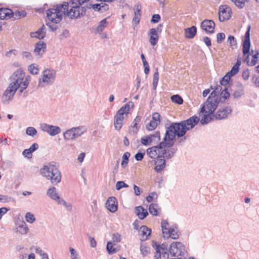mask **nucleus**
<instances>
[{
    "label": "nucleus",
    "mask_w": 259,
    "mask_h": 259,
    "mask_svg": "<svg viewBox=\"0 0 259 259\" xmlns=\"http://www.w3.org/2000/svg\"><path fill=\"white\" fill-rule=\"evenodd\" d=\"M41 176L49 181L53 185H56L61 181V173L56 163L52 161L45 165L40 170Z\"/></svg>",
    "instance_id": "obj_3"
},
{
    "label": "nucleus",
    "mask_w": 259,
    "mask_h": 259,
    "mask_svg": "<svg viewBox=\"0 0 259 259\" xmlns=\"http://www.w3.org/2000/svg\"><path fill=\"white\" fill-rule=\"evenodd\" d=\"M46 48V44L42 41H39L35 45L34 52L36 56L40 57L45 53Z\"/></svg>",
    "instance_id": "obj_22"
},
{
    "label": "nucleus",
    "mask_w": 259,
    "mask_h": 259,
    "mask_svg": "<svg viewBox=\"0 0 259 259\" xmlns=\"http://www.w3.org/2000/svg\"><path fill=\"white\" fill-rule=\"evenodd\" d=\"M56 71L53 69L45 70L38 80V87L43 88L52 84L55 80Z\"/></svg>",
    "instance_id": "obj_6"
},
{
    "label": "nucleus",
    "mask_w": 259,
    "mask_h": 259,
    "mask_svg": "<svg viewBox=\"0 0 259 259\" xmlns=\"http://www.w3.org/2000/svg\"><path fill=\"white\" fill-rule=\"evenodd\" d=\"M46 27L43 25L37 31L30 33L31 37L37 38L39 39H42L46 36Z\"/></svg>",
    "instance_id": "obj_26"
},
{
    "label": "nucleus",
    "mask_w": 259,
    "mask_h": 259,
    "mask_svg": "<svg viewBox=\"0 0 259 259\" xmlns=\"http://www.w3.org/2000/svg\"><path fill=\"white\" fill-rule=\"evenodd\" d=\"M234 5L239 9H242L245 6L246 0H231Z\"/></svg>",
    "instance_id": "obj_49"
},
{
    "label": "nucleus",
    "mask_w": 259,
    "mask_h": 259,
    "mask_svg": "<svg viewBox=\"0 0 259 259\" xmlns=\"http://www.w3.org/2000/svg\"><path fill=\"white\" fill-rule=\"evenodd\" d=\"M22 56L23 58L27 59L29 60H32L33 59L32 54L28 52L24 51L22 53Z\"/></svg>",
    "instance_id": "obj_64"
},
{
    "label": "nucleus",
    "mask_w": 259,
    "mask_h": 259,
    "mask_svg": "<svg viewBox=\"0 0 259 259\" xmlns=\"http://www.w3.org/2000/svg\"><path fill=\"white\" fill-rule=\"evenodd\" d=\"M250 26H249L248 27L247 30H246L245 36L244 37V38L243 39L242 41V52L243 55H253V50H251V52L250 53Z\"/></svg>",
    "instance_id": "obj_11"
},
{
    "label": "nucleus",
    "mask_w": 259,
    "mask_h": 259,
    "mask_svg": "<svg viewBox=\"0 0 259 259\" xmlns=\"http://www.w3.org/2000/svg\"><path fill=\"white\" fill-rule=\"evenodd\" d=\"M15 200L13 198L11 197L6 196L0 194V202H7L9 201L14 202Z\"/></svg>",
    "instance_id": "obj_58"
},
{
    "label": "nucleus",
    "mask_w": 259,
    "mask_h": 259,
    "mask_svg": "<svg viewBox=\"0 0 259 259\" xmlns=\"http://www.w3.org/2000/svg\"><path fill=\"white\" fill-rule=\"evenodd\" d=\"M220 102V100L215 98L214 92L211 93L206 101L202 105L200 109V113H209L213 114Z\"/></svg>",
    "instance_id": "obj_5"
},
{
    "label": "nucleus",
    "mask_w": 259,
    "mask_h": 259,
    "mask_svg": "<svg viewBox=\"0 0 259 259\" xmlns=\"http://www.w3.org/2000/svg\"><path fill=\"white\" fill-rule=\"evenodd\" d=\"M107 23L108 22L106 18L101 20L96 29V32L98 33L101 32L106 27Z\"/></svg>",
    "instance_id": "obj_38"
},
{
    "label": "nucleus",
    "mask_w": 259,
    "mask_h": 259,
    "mask_svg": "<svg viewBox=\"0 0 259 259\" xmlns=\"http://www.w3.org/2000/svg\"><path fill=\"white\" fill-rule=\"evenodd\" d=\"M214 27L215 23L211 20L205 19L201 23V28L208 33L214 32Z\"/></svg>",
    "instance_id": "obj_19"
},
{
    "label": "nucleus",
    "mask_w": 259,
    "mask_h": 259,
    "mask_svg": "<svg viewBox=\"0 0 259 259\" xmlns=\"http://www.w3.org/2000/svg\"><path fill=\"white\" fill-rule=\"evenodd\" d=\"M241 64V61L240 60H238L237 62L232 67L231 70L228 72L229 74H230L231 76H233L236 74L239 71V68Z\"/></svg>",
    "instance_id": "obj_34"
},
{
    "label": "nucleus",
    "mask_w": 259,
    "mask_h": 259,
    "mask_svg": "<svg viewBox=\"0 0 259 259\" xmlns=\"http://www.w3.org/2000/svg\"><path fill=\"white\" fill-rule=\"evenodd\" d=\"M26 133L29 136L33 137L37 134V131L33 127H28L26 129Z\"/></svg>",
    "instance_id": "obj_56"
},
{
    "label": "nucleus",
    "mask_w": 259,
    "mask_h": 259,
    "mask_svg": "<svg viewBox=\"0 0 259 259\" xmlns=\"http://www.w3.org/2000/svg\"><path fill=\"white\" fill-rule=\"evenodd\" d=\"M136 10L135 11L134 17L133 19V22L137 25L139 23L141 18V6L140 5H137Z\"/></svg>",
    "instance_id": "obj_32"
},
{
    "label": "nucleus",
    "mask_w": 259,
    "mask_h": 259,
    "mask_svg": "<svg viewBox=\"0 0 259 259\" xmlns=\"http://www.w3.org/2000/svg\"><path fill=\"white\" fill-rule=\"evenodd\" d=\"M180 234L181 233L178 227L175 225L170 227L167 232H164L163 237L166 238H171L176 240L179 238Z\"/></svg>",
    "instance_id": "obj_15"
},
{
    "label": "nucleus",
    "mask_w": 259,
    "mask_h": 259,
    "mask_svg": "<svg viewBox=\"0 0 259 259\" xmlns=\"http://www.w3.org/2000/svg\"><path fill=\"white\" fill-rule=\"evenodd\" d=\"M230 97V94L228 91L227 88H225L221 92L220 97L219 96V100H220V102L224 103L225 100L228 99Z\"/></svg>",
    "instance_id": "obj_36"
},
{
    "label": "nucleus",
    "mask_w": 259,
    "mask_h": 259,
    "mask_svg": "<svg viewBox=\"0 0 259 259\" xmlns=\"http://www.w3.org/2000/svg\"><path fill=\"white\" fill-rule=\"evenodd\" d=\"M47 194L52 199L55 200L58 203V202L62 199L60 197L57 192L56 188L54 187L49 188L47 190Z\"/></svg>",
    "instance_id": "obj_24"
},
{
    "label": "nucleus",
    "mask_w": 259,
    "mask_h": 259,
    "mask_svg": "<svg viewBox=\"0 0 259 259\" xmlns=\"http://www.w3.org/2000/svg\"><path fill=\"white\" fill-rule=\"evenodd\" d=\"M85 2L86 0H71L70 4L64 2L57 5L56 8L47 10V16L51 22L55 24L61 21L63 14L71 19H78L86 14V8L80 7Z\"/></svg>",
    "instance_id": "obj_1"
},
{
    "label": "nucleus",
    "mask_w": 259,
    "mask_h": 259,
    "mask_svg": "<svg viewBox=\"0 0 259 259\" xmlns=\"http://www.w3.org/2000/svg\"><path fill=\"white\" fill-rule=\"evenodd\" d=\"M26 221L29 223H33L35 221L34 215L31 212H27L25 216Z\"/></svg>",
    "instance_id": "obj_51"
},
{
    "label": "nucleus",
    "mask_w": 259,
    "mask_h": 259,
    "mask_svg": "<svg viewBox=\"0 0 259 259\" xmlns=\"http://www.w3.org/2000/svg\"><path fill=\"white\" fill-rule=\"evenodd\" d=\"M13 17V12L11 10L7 8L0 9V19H10Z\"/></svg>",
    "instance_id": "obj_27"
},
{
    "label": "nucleus",
    "mask_w": 259,
    "mask_h": 259,
    "mask_svg": "<svg viewBox=\"0 0 259 259\" xmlns=\"http://www.w3.org/2000/svg\"><path fill=\"white\" fill-rule=\"evenodd\" d=\"M232 76L228 72L221 79L220 81V84L222 85H226L230 80Z\"/></svg>",
    "instance_id": "obj_50"
},
{
    "label": "nucleus",
    "mask_w": 259,
    "mask_h": 259,
    "mask_svg": "<svg viewBox=\"0 0 259 259\" xmlns=\"http://www.w3.org/2000/svg\"><path fill=\"white\" fill-rule=\"evenodd\" d=\"M28 231L29 229L27 226V224L24 221L21 222L16 228L17 232L22 235L27 234Z\"/></svg>",
    "instance_id": "obj_31"
},
{
    "label": "nucleus",
    "mask_w": 259,
    "mask_h": 259,
    "mask_svg": "<svg viewBox=\"0 0 259 259\" xmlns=\"http://www.w3.org/2000/svg\"><path fill=\"white\" fill-rule=\"evenodd\" d=\"M17 90V88L9 84L2 97L3 103H8L9 101L11 100Z\"/></svg>",
    "instance_id": "obj_14"
},
{
    "label": "nucleus",
    "mask_w": 259,
    "mask_h": 259,
    "mask_svg": "<svg viewBox=\"0 0 259 259\" xmlns=\"http://www.w3.org/2000/svg\"><path fill=\"white\" fill-rule=\"evenodd\" d=\"M130 155V153L128 152H125L123 154L122 156V160L121 163V165L123 168H124L125 166L127 164L128 162V158Z\"/></svg>",
    "instance_id": "obj_45"
},
{
    "label": "nucleus",
    "mask_w": 259,
    "mask_h": 259,
    "mask_svg": "<svg viewBox=\"0 0 259 259\" xmlns=\"http://www.w3.org/2000/svg\"><path fill=\"white\" fill-rule=\"evenodd\" d=\"M140 250L143 256H147L150 253L149 248L144 244L141 245Z\"/></svg>",
    "instance_id": "obj_54"
},
{
    "label": "nucleus",
    "mask_w": 259,
    "mask_h": 259,
    "mask_svg": "<svg viewBox=\"0 0 259 259\" xmlns=\"http://www.w3.org/2000/svg\"><path fill=\"white\" fill-rule=\"evenodd\" d=\"M171 147L165 141L163 138V140L159 144L155 146H152L147 149V154L151 158L155 159L156 157L161 156L160 155L161 151L164 148H171Z\"/></svg>",
    "instance_id": "obj_7"
},
{
    "label": "nucleus",
    "mask_w": 259,
    "mask_h": 259,
    "mask_svg": "<svg viewBox=\"0 0 259 259\" xmlns=\"http://www.w3.org/2000/svg\"><path fill=\"white\" fill-rule=\"evenodd\" d=\"M139 231L141 232V240H146L148 239V237L150 235L151 230L149 229L146 226H142L139 229Z\"/></svg>",
    "instance_id": "obj_29"
},
{
    "label": "nucleus",
    "mask_w": 259,
    "mask_h": 259,
    "mask_svg": "<svg viewBox=\"0 0 259 259\" xmlns=\"http://www.w3.org/2000/svg\"><path fill=\"white\" fill-rule=\"evenodd\" d=\"M58 204H62L64 205L66 208L68 210H71L72 209V205L71 204L67 203L65 201L62 199L58 202Z\"/></svg>",
    "instance_id": "obj_62"
},
{
    "label": "nucleus",
    "mask_w": 259,
    "mask_h": 259,
    "mask_svg": "<svg viewBox=\"0 0 259 259\" xmlns=\"http://www.w3.org/2000/svg\"><path fill=\"white\" fill-rule=\"evenodd\" d=\"M160 115L158 113L155 112L153 114L152 119L146 125V128L148 131L154 130L157 127L160 122Z\"/></svg>",
    "instance_id": "obj_20"
},
{
    "label": "nucleus",
    "mask_w": 259,
    "mask_h": 259,
    "mask_svg": "<svg viewBox=\"0 0 259 259\" xmlns=\"http://www.w3.org/2000/svg\"><path fill=\"white\" fill-rule=\"evenodd\" d=\"M141 143L144 146H149L151 145V141L149 136H146L142 137L141 139Z\"/></svg>",
    "instance_id": "obj_52"
},
{
    "label": "nucleus",
    "mask_w": 259,
    "mask_h": 259,
    "mask_svg": "<svg viewBox=\"0 0 259 259\" xmlns=\"http://www.w3.org/2000/svg\"><path fill=\"white\" fill-rule=\"evenodd\" d=\"M64 138L67 140H71L76 138L75 133H74L72 128L67 130L64 133Z\"/></svg>",
    "instance_id": "obj_39"
},
{
    "label": "nucleus",
    "mask_w": 259,
    "mask_h": 259,
    "mask_svg": "<svg viewBox=\"0 0 259 259\" xmlns=\"http://www.w3.org/2000/svg\"><path fill=\"white\" fill-rule=\"evenodd\" d=\"M157 195L156 193L152 192L146 197V200L148 202H152L155 198L156 199Z\"/></svg>",
    "instance_id": "obj_63"
},
{
    "label": "nucleus",
    "mask_w": 259,
    "mask_h": 259,
    "mask_svg": "<svg viewBox=\"0 0 259 259\" xmlns=\"http://www.w3.org/2000/svg\"><path fill=\"white\" fill-rule=\"evenodd\" d=\"M161 26V24H159L157 27V29L155 28H151L148 32V35L150 37L149 42L150 44L153 46H155L157 44L159 39V36L158 35L157 30H159L160 27Z\"/></svg>",
    "instance_id": "obj_18"
},
{
    "label": "nucleus",
    "mask_w": 259,
    "mask_h": 259,
    "mask_svg": "<svg viewBox=\"0 0 259 259\" xmlns=\"http://www.w3.org/2000/svg\"><path fill=\"white\" fill-rule=\"evenodd\" d=\"M200 121V118L197 116H193L187 120L182 121L183 124L185 126V128L186 131H189L193 128Z\"/></svg>",
    "instance_id": "obj_17"
},
{
    "label": "nucleus",
    "mask_w": 259,
    "mask_h": 259,
    "mask_svg": "<svg viewBox=\"0 0 259 259\" xmlns=\"http://www.w3.org/2000/svg\"><path fill=\"white\" fill-rule=\"evenodd\" d=\"M163 158V156L158 157L156 158V160H155V166L154 167V170L157 172H160L165 167L166 165V161Z\"/></svg>",
    "instance_id": "obj_23"
},
{
    "label": "nucleus",
    "mask_w": 259,
    "mask_h": 259,
    "mask_svg": "<svg viewBox=\"0 0 259 259\" xmlns=\"http://www.w3.org/2000/svg\"><path fill=\"white\" fill-rule=\"evenodd\" d=\"M41 130L47 132L50 136H55L61 132L60 128L58 126L49 125L43 123L41 125Z\"/></svg>",
    "instance_id": "obj_16"
},
{
    "label": "nucleus",
    "mask_w": 259,
    "mask_h": 259,
    "mask_svg": "<svg viewBox=\"0 0 259 259\" xmlns=\"http://www.w3.org/2000/svg\"><path fill=\"white\" fill-rule=\"evenodd\" d=\"M157 205L155 203H151L149 207V211L153 215H157Z\"/></svg>",
    "instance_id": "obj_48"
},
{
    "label": "nucleus",
    "mask_w": 259,
    "mask_h": 259,
    "mask_svg": "<svg viewBox=\"0 0 259 259\" xmlns=\"http://www.w3.org/2000/svg\"><path fill=\"white\" fill-rule=\"evenodd\" d=\"M168 251L171 256L182 258L185 253V247L180 242H174L170 244Z\"/></svg>",
    "instance_id": "obj_8"
},
{
    "label": "nucleus",
    "mask_w": 259,
    "mask_h": 259,
    "mask_svg": "<svg viewBox=\"0 0 259 259\" xmlns=\"http://www.w3.org/2000/svg\"><path fill=\"white\" fill-rule=\"evenodd\" d=\"M164 148H162V151H161L160 155L163 156V158H165L167 159L171 158L177 150V149L175 148H171L167 151Z\"/></svg>",
    "instance_id": "obj_25"
},
{
    "label": "nucleus",
    "mask_w": 259,
    "mask_h": 259,
    "mask_svg": "<svg viewBox=\"0 0 259 259\" xmlns=\"http://www.w3.org/2000/svg\"><path fill=\"white\" fill-rule=\"evenodd\" d=\"M225 34L223 32H220L217 34V41L219 44L222 43V42L225 38Z\"/></svg>",
    "instance_id": "obj_61"
},
{
    "label": "nucleus",
    "mask_w": 259,
    "mask_h": 259,
    "mask_svg": "<svg viewBox=\"0 0 259 259\" xmlns=\"http://www.w3.org/2000/svg\"><path fill=\"white\" fill-rule=\"evenodd\" d=\"M258 57V56H257V54L256 53L254 55H252L253 59L251 60V61H247V65L250 66H254L257 63Z\"/></svg>",
    "instance_id": "obj_57"
},
{
    "label": "nucleus",
    "mask_w": 259,
    "mask_h": 259,
    "mask_svg": "<svg viewBox=\"0 0 259 259\" xmlns=\"http://www.w3.org/2000/svg\"><path fill=\"white\" fill-rule=\"evenodd\" d=\"M232 108L230 106H225L218 110L214 115L218 120H222L227 118L232 114Z\"/></svg>",
    "instance_id": "obj_13"
},
{
    "label": "nucleus",
    "mask_w": 259,
    "mask_h": 259,
    "mask_svg": "<svg viewBox=\"0 0 259 259\" xmlns=\"http://www.w3.org/2000/svg\"><path fill=\"white\" fill-rule=\"evenodd\" d=\"M140 120L141 117L140 116H137L132 123V128L133 129V132L134 134H137L138 131V128L136 127V125L138 124V123L140 121Z\"/></svg>",
    "instance_id": "obj_47"
},
{
    "label": "nucleus",
    "mask_w": 259,
    "mask_h": 259,
    "mask_svg": "<svg viewBox=\"0 0 259 259\" xmlns=\"http://www.w3.org/2000/svg\"><path fill=\"white\" fill-rule=\"evenodd\" d=\"M171 101L176 104L181 105L183 103V98L179 95H175L171 97Z\"/></svg>",
    "instance_id": "obj_46"
},
{
    "label": "nucleus",
    "mask_w": 259,
    "mask_h": 259,
    "mask_svg": "<svg viewBox=\"0 0 259 259\" xmlns=\"http://www.w3.org/2000/svg\"><path fill=\"white\" fill-rule=\"evenodd\" d=\"M182 121L172 122L165 127V133L164 139L171 147L174 145V139L176 137L181 138L185 136L187 132Z\"/></svg>",
    "instance_id": "obj_2"
},
{
    "label": "nucleus",
    "mask_w": 259,
    "mask_h": 259,
    "mask_svg": "<svg viewBox=\"0 0 259 259\" xmlns=\"http://www.w3.org/2000/svg\"><path fill=\"white\" fill-rule=\"evenodd\" d=\"M135 213L138 218L141 220H143L148 215V213L147 210L145 209L141 206H137L136 207Z\"/></svg>",
    "instance_id": "obj_28"
},
{
    "label": "nucleus",
    "mask_w": 259,
    "mask_h": 259,
    "mask_svg": "<svg viewBox=\"0 0 259 259\" xmlns=\"http://www.w3.org/2000/svg\"><path fill=\"white\" fill-rule=\"evenodd\" d=\"M161 225L162 234L164 235V232H167V231L169 230V228H168V223L167 221L165 220H162Z\"/></svg>",
    "instance_id": "obj_55"
},
{
    "label": "nucleus",
    "mask_w": 259,
    "mask_h": 259,
    "mask_svg": "<svg viewBox=\"0 0 259 259\" xmlns=\"http://www.w3.org/2000/svg\"><path fill=\"white\" fill-rule=\"evenodd\" d=\"M30 78L31 77L29 75H27L25 78L24 77V80L22 81V84H21V89L20 90L21 93L27 88L30 81Z\"/></svg>",
    "instance_id": "obj_42"
},
{
    "label": "nucleus",
    "mask_w": 259,
    "mask_h": 259,
    "mask_svg": "<svg viewBox=\"0 0 259 259\" xmlns=\"http://www.w3.org/2000/svg\"><path fill=\"white\" fill-rule=\"evenodd\" d=\"M28 70L30 73L33 75H36L38 73L39 69L36 64H32L28 66Z\"/></svg>",
    "instance_id": "obj_43"
},
{
    "label": "nucleus",
    "mask_w": 259,
    "mask_h": 259,
    "mask_svg": "<svg viewBox=\"0 0 259 259\" xmlns=\"http://www.w3.org/2000/svg\"><path fill=\"white\" fill-rule=\"evenodd\" d=\"M134 106V104L131 101L121 107L117 112L114 118V125L115 129L119 131L123 125L124 114H128L130 108Z\"/></svg>",
    "instance_id": "obj_4"
},
{
    "label": "nucleus",
    "mask_w": 259,
    "mask_h": 259,
    "mask_svg": "<svg viewBox=\"0 0 259 259\" xmlns=\"http://www.w3.org/2000/svg\"><path fill=\"white\" fill-rule=\"evenodd\" d=\"M244 94L243 90L242 89H239L235 91L232 95L234 98H240Z\"/></svg>",
    "instance_id": "obj_60"
},
{
    "label": "nucleus",
    "mask_w": 259,
    "mask_h": 259,
    "mask_svg": "<svg viewBox=\"0 0 259 259\" xmlns=\"http://www.w3.org/2000/svg\"><path fill=\"white\" fill-rule=\"evenodd\" d=\"M106 207L110 212H114L117 210V201L115 197H110L106 203Z\"/></svg>",
    "instance_id": "obj_21"
},
{
    "label": "nucleus",
    "mask_w": 259,
    "mask_h": 259,
    "mask_svg": "<svg viewBox=\"0 0 259 259\" xmlns=\"http://www.w3.org/2000/svg\"><path fill=\"white\" fill-rule=\"evenodd\" d=\"M159 80V73L158 69H156L153 75L152 88L153 90H156Z\"/></svg>",
    "instance_id": "obj_41"
},
{
    "label": "nucleus",
    "mask_w": 259,
    "mask_h": 259,
    "mask_svg": "<svg viewBox=\"0 0 259 259\" xmlns=\"http://www.w3.org/2000/svg\"><path fill=\"white\" fill-rule=\"evenodd\" d=\"M197 28L194 26L185 29V35L188 38H193L195 36Z\"/></svg>",
    "instance_id": "obj_30"
},
{
    "label": "nucleus",
    "mask_w": 259,
    "mask_h": 259,
    "mask_svg": "<svg viewBox=\"0 0 259 259\" xmlns=\"http://www.w3.org/2000/svg\"><path fill=\"white\" fill-rule=\"evenodd\" d=\"M214 117V114L205 113L203 117L200 120V123L202 125L207 124L213 119Z\"/></svg>",
    "instance_id": "obj_33"
},
{
    "label": "nucleus",
    "mask_w": 259,
    "mask_h": 259,
    "mask_svg": "<svg viewBox=\"0 0 259 259\" xmlns=\"http://www.w3.org/2000/svg\"><path fill=\"white\" fill-rule=\"evenodd\" d=\"M106 249L108 253L110 254L115 253L118 251V249L113 247V243L111 242L107 243Z\"/></svg>",
    "instance_id": "obj_44"
},
{
    "label": "nucleus",
    "mask_w": 259,
    "mask_h": 259,
    "mask_svg": "<svg viewBox=\"0 0 259 259\" xmlns=\"http://www.w3.org/2000/svg\"><path fill=\"white\" fill-rule=\"evenodd\" d=\"M227 42L229 46L233 49L237 48V40L235 39L234 36L231 35H229L227 39Z\"/></svg>",
    "instance_id": "obj_40"
},
{
    "label": "nucleus",
    "mask_w": 259,
    "mask_h": 259,
    "mask_svg": "<svg viewBox=\"0 0 259 259\" xmlns=\"http://www.w3.org/2000/svg\"><path fill=\"white\" fill-rule=\"evenodd\" d=\"M72 129L74 133H75V136L76 138L80 136L87 131L86 127L83 126H80L76 127H72Z\"/></svg>",
    "instance_id": "obj_35"
},
{
    "label": "nucleus",
    "mask_w": 259,
    "mask_h": 259,
    "mask_svg": "<svg viewBox=\"0 0 259 259\" xmlns=\"http://www.w3.org/2000/svg\"><path fill=\"white\" fill-rule=\"evenodd\" d=\"M128 186L123 181H118L116 184V189L117 190H119L122 188H127Z\"/></svg>",
    "instance_id": "obj_59"
},
{
    "label": "nucleus",
    "mask_w": 259,
    "mask_h": 259,
    "mask_svg": "<svg viewBox=\"0 0 259 259\" xmlns=\"http://www.w3.org/2000/svg\"><path fill=\"white\" fill-rule=\"evenodd\" d=\"M232 11L227 5H222L219 8V19L221 22H224L229 19L231 17Z\"/></svg>",
    "instance_id": "obj_12"
},
{
    "label": "nucleus",
    "mask_w": 259,
    "mask_h": 259,
    "mask_svg": "<svg viewBox=\"0 0 259 259\" xmlns=\"http://www.w3.org/2000/svg\"><path fill=\"white\" fill-rule=\"evenodd\" d=\"M101 5L102 3L100 4H96L94 5L90 4L89 5L87 6V7H84L86 8V10L87 9H91L92 8L95 11H99L101 10Z\"/></svg>",
    "instance_id": "obj_53"
},
{
    "label": "nucleus",
    "mask_w": 259,
    "mask_h": 259,
    "mask_svg": "<svg viewBox=\"0 0 259 259\" xmlns=\"http://www.w3.org/2000/svg\"><path fill=\"white\" fill-rule=\"evenodd\" d=\"M153 247L156 250V254L154 256V259H161V258L167 259L168 258V249L165 244H162L160 245L157 244V242H154L153 243Z\"/></svg>",
    "instance_id": "obj_10"
},
{
    "label": "nucleus",
    "mask_w": 259,
    "mask_h": 259,
    "mask_svg": "<svg viewBox=\"0 0 259 259\" xmlns=\"http://www.w3.org/2000/svg\"><path fill=\"white\" fill-rule=\"evenodd\" d=\"M151 144H156L160 140V134L159 131H156L154 134L149 135Z\"/></svg>",
    "instance_id": "obj_37"
},
{
    "label": "nucleus",
    "mask_w": 259,
    "mask_h": 259,
    "mask_svg": "<svg viewBox=\"0 0 259 259\" xmlns=\"http://www.w3.org/2000/svg\"><path fill=\"white\" fill-rule=\"evenodd\" d=\"M24 77L25 74L22 70L20 69L17 70L10 77L11 83L10 85L17 89L19 88L21 89V84H22V81L24 80Z\"/></svg>",
    "instance_id": "obj_9"
}]
</instances>
